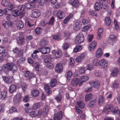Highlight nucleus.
<instances>
[{
  "instance_id": "nucleus-19",
  "label": "nucleus",
  "mask_w": 120,
  "mask_h": 120,
  "mask_svg": "<svg viewBox=\"0 0 120 120\" xmlns=\"http://www.w3.org/2000/svg\"><path fill=\"white\" fill-rule=\"evenodd\" d=\"M62 66L61 64H56L55 70L57 73H59L61 72L62 71Z\"/></svg>"
},
{
  "instance_id": "nucleus-16",
  "label": "nucleus",
  "mask_w": 120,
  "mask_h": 120,
  "mask_svg": "<svg viewBox=\"0 0 120 120\" xmlns=\"http://www.w3.org/2000/svg\"><path fill=\"white\" fill-rule=\"evenodd\" d=\"M21 94L20 93H17L16 95L14 97V101L15 103L18 102L21 99Z\"/></svg>"
},
{
  "instance_id": "nucleus-37",
  "label": "nucleus",
  "mask_w": 120,
  "mask_h": 120,
  "mask_svg": "<svg viewBox=\"0 0 120 120\" xmlns=\"http://www.w3.org/2000/svg\"><path fill=\"white\" fill-rule=\"evenodd\" d=\"M110 40L111 41L112 43L114 42L115 41L117 40L116 37L114 34L111 35L109 36Z\"/></svg>"
},
{
  "instance_id": "nucleus-58",
  "label": "nucleus",
  "mask_w": 120,
  "mask_h": 120,
  "mask_svg": "<svg viewBox=\"0 0 120 120\" xmlns=\"http://www.w3.org/2000/svg\"><path fill=\"white\" fill-rule=\"evenodd\" d=\"M42 111L41 109H40L38 111L37 113V116L38 117H41V115L42 114Z\"/></svg>"
},
{
  "instance_id": "nucleus-13",
  "label": "nucleus",
  "mask_w": 120,
  "mask_h": 120,
  "mask_svg": "<svg viewBox=\"0 0 120 120\" xmlns=\"http://www.w3.org/2000/svg\"><path fill=\"white\" fill-rule=\"evenodd\" d=\"M62 112L60 111L57 113L55 114L54 115V120H61L62 116Z\"/></svg>"
},
{
  "instance_id": "nucleus-40",
  "label": "nucleus",
  "mask_w": 120,
  "mask_h": 120,
  "mask_svg": "<svg viewBox=\"0 0 120 120\" xmlns=\"http://www.w3.org/2000/svg\"><path fill=\"white\" fill-rule=\"evenodd\" d=\"M41 105L39 103H37L33 104L32 109L34 110L37 109L39 108Z\"/></svg>"
},
{
  "instance_id": "nucleus-18",
  "label": "nucleus",
  "mask_w": 120,
  "mask_h": 120,
  "mask_svg": "<svg viewBox=\"0 0 120 120\" xmlns=\"http://www.w3.org/2000/svg\"><path fill=\"white\" fill-rule=\"evenodd\" d=\"M97 101V98L90 101L89 104V106L91 108L94 107Z\"/></svg>"
},
{
  "instance_id": "nucleus-27",
  "label": "nucleus",
  "mask_w": 120,
  "mask_h": 120,
  "mask_svg": "<svg viewBox=\"0 0 120 120\" xmlns=\"http://www.w3.org/2000/svg\"><path fill=\"white\" fill-rule=\"evenodd\" d=\"M71 4L74 7H77L79 4V2L78 0H71Z\"/></svg>"
},
{
  "instance_id": "nucleus-60",
  "label": "nucleus",
  "mask_w": 120,
  "mask_h": 120,
  "mask_svg": "<svg viewBox=\"0 0 120 120\" xmlns=\"http://www.w3.org/2000/svg\"><path fill=\"white\" fill-rule=\"evenodd\" d=\"M83 25H86L89 22V20H86L85 19H82L81 21Z\"/></svg>"
},
{
  "instance_id": "nucleus-53",
  "label": "nucleus",
  "mask_w": 120,
  "mask_h": 120,
  "mask_svg": "<svg viewBox=\"0 0 120 120\" xmlns=\"http://www.w3.org/2000/svg\"><path fill=\"white\" fill-rule=\"evenodd\" d=\"M93 38V35L92 34H90L88 35V37L87 38V41L89 42H91L92 39Z\"/></svg>"
},
{
  "instance_id": "nucleus-2",
  "label": "nucleus",
  "mask_w": 120,
  "mask_h": 120,
  "mask_svg": "<svg viewBox=\"0 0 120 120\" xmlns=\"http://www.w3.org/2000/svg\"><path fill=\"white\" fill-rule=\"evenodd\" d=\"M84 38L83 36L82 33L78 34L75 39V41L78 44H81L84 41Z\"/></svg>"
},
{
  "instance_id": "nucleus-20",
  "label": "nucleus",
  "mask_w": 120,
  "mask_h": 120,
  "mask_svg": "<svg viewBox=\"0 0 120 120\" xmlns=\"http://www.w3.org/2000/svg\"><path fill=\"white\" fill-rule=\"evenodd\" d=\"M102 49L101 48L98 49L96 52V56L97 58H99L102 56Z\"/></svg>"
},
{
  "instance_id": "nucleus-1",
  "label": "nucleus",
  "mask_w": 120,
  "mask_h": 120,
  "mask_svg": "<svg viewBox=\"0 0 120 120\" xmlns=\"http://www.w3.org/2000/svg\"><path fill=\"white\" fill-rule=\"evenodd\" d=\"M5 68L7 69L8 70L12 71L13 73L16 71L18 69L17 67L14 63H9L6 64Z\"/></svg>"
},
{
  "instance_id": "nucleus-35",
  "label": "nucleus",
  "mask_w": 120,
  "mask_h": 120,
  "mask_svg": "<svg viewBox=\"0 0 120 120\" xmlns=\"http://www.w3.org/2000/svg\"><path fill=\"white\" fill-rule=\"evenodd\" d=\"M92 94L91 93H90L86 95L85 97V101H88L91 100L92 97Z\"/></svg>"
},
{
  "instance_id": "nucleus-24",
  "label": "nucleus",
  "mask_w": 120,
  "mask_h": 120,
  "mask_svg": "<svg viewBox=\"0 0 120 120\" xmlns=\"http://www.w3.org/2000/svg\"><path fill=\"white\" fill-rule=\"evenodd\" d=\"M17 26L19 29L22 28L24 27V24L21 20H18L17 22Z\"/></svg>"
},
{
  "instance_id": "nucleus-46",
  "label": "nucleus",
  "mask_w": 120,
  "mask_h": 120,
  "mask_svg": "<svg viewBox=\"0 0 120 120\" xmlns=\"http://www.w3.org/2000/svg\"><path fill=\"white\" fill-rule=\"evenodd\" d=\"M91 26H86L83 27L82 29V31L86 32L88 31L90 28Z\"/></svg>"
},
{
  "instance_id": "nucleus-38",
  "label": "nucleus",
  "mask_w": 120,
  "mask_h": 120,
  "mask_svg": "<svg viewBox=\"0 0 120 120\" xmlns=\"http://www.w3.org/2000/svg\"><path fill=\"white\" fill-rule=\"evenodd\" d=\"M70 43L69 42H65L64 43L62 47L64 50L67 49L69 47Z\"/></svg>"
},
{
  "instance_id": "nucleus-57",
  "label": "nucleus",
  "mask_w": 120,
  "mask_h": 120,
  "mask_svg": "<svg viewBox=\"0 0 120 120\" xmlns=\"http://www.w3.org/2000/svg\"><path fill=\"white\" fill-rule=\"evenodd\" d=\"M18 8L19 10H23L25 9V5H21L18 6Z\"/></svg>"
},
{
  "instance_id": "nucleus-8",
  "label": "nucleus",
  "mask_w": 120,
  "mask_h": 120,
  "mask_svg": "<svg viewBox=\"0 0 120 120\" xmlns=\"http://www.w3.org/2000/svg\"><path fill=\"white\" fill-rule=\"evenodd\" d=\"M32 16L34 17L37 18L39 17L41 15V12L38 10L36 9H34L31 12Z\"/></svg>"
},
{
  "instance_id": "nucleus-10",
  "label": "nucleus",
  "mask_w": 120,
  "mask_h": 120,
  "mask_svg": "<svg viewBox=\"0 0 120 120\" xmlns=\"http://www.w3.org/2000/svg\"><path fill=\"white\" fill-rule=\"evenodd\" d=\"M27 78L28 80H30L31 79L34 77V75L32 73H31L30 74V72L29 71H24L23 74V76L24 77H26L28 76Z\"/></svg>"
},
{
  "instance_id": "nucleus-6",
  "label": "nucleus",
  "mask_w": 120,
  "mask_h": 120,
  "mask_svg": "<svg viewBox=\"0 0 120 120\" xmlns=\"http://www.w3.org/2000/svg\"><path fill=\"white\" fill-rule=\"evenodd\" d=\"M113 109V107L112 104L107 105H106L105 108L104 109L103 113L107 114L108 112L110 111H112Z\"/></svg>"
},
{
  "instance_id": "nucleus-4",
  "label": "nucleus",
  "mask_w": 120,
  "mask_h": 120,
  "mask_svg": "<svg viewBox=\"0 0 120 120\" xmlns=\"http://www.w3.org/2000/svg\"><path fill=\"white\" fill-rule=\"evenodd\" d=\"M30 94L31 96L34 98L38 97L40 95V90L37 89H33L31 90Z\"/></svg>"
},
{
  "instance_id": "nucleus-52",
  "label": "nucleus",
  "mask_w": 120,
  "mask_h": 120,
  "mask_svg": "<svg viewBox=\"0 0 120 120\" xmlns=\"http://www.w3.org/2000/svg\"><path fill=\"white\" fill-rule=\"evenodd\" d=\"M29 115L31 117H35L37 115L36 112L34 111L30 112Z\"/></svg>"
},
{
  "instance_id": "nucleus-64",
  "label": "nucleus",
  "mask_w": 120,
  "mask_h": 120,
  "mask_svg": "<svg viewBox=\"0 0 120 120\" xmlns=\"http://www.w3.org/2000/svg\"><path fill=\"white\" fill-rule=\"evenodd\" d=\"M27 85L25 83H23L21 85L22 90L24 91L27 88Z\"/></svg>"
},
{
  "instance_id": "nucleus-11",
  "label": "nucleus",
  "mask_w": 120,
  "mask_h": 120,
  "mask_svg": "<svg viewBox=\"0 0 120 120\" xmlns=\"http://www.w3.org/2000/svg\"><path fill=\"white\" fill-rule=\"evenodd\" d=\"M97 42L95 41H94L88 45V49L90 51H92L96 47Z\"/></svg>"
},
{
  "instance_id": "nucleus-26",
  "label": "nucleus",
  "mask_w": 120,
  "mask_h": 120,
  "mask_svg": "<svg viewBox=\"0 0 120 120\" xmlns=\"http://www.w3.org/2000/svg\"><path fill=\"white\" fill-rule=\"evenodd\" d=\"M0 54L3 57H5L7 55V52L2 47H0Z\"/></svg>"
},
{
  "instance_id": "nucleus-21",
  "label": "nucleus",
  "mask_w": 120,
  "mask_h": 120,
  "mask_svg": "<svg viewBox=\"0 0 120 120\" xmlns=\"http://www.w3.org/2000/svg\"><path fill=\"white\" fill-rule=\"evenodd\" d=\"M3 78L4 82L8 84L11 83L13 81V79L10 77H8L4 76L3 77Z\"/></svg>"
},
{
  "instance_id": "nucleus-28",
  "label": "nucleus",
  "mask_w": 120,
  "mask_h": 120,
  "mask_svg": "<svg viewBox=\"0 0 120 120\" xmlns=\"http://www.w3.org/2000/svg\"><path fill=\"white\" fill-rule=\"evenodd\" d=\"M24 41V39L23 36L19 37L17 40V44H22Z\"/></svg>"
},
{
  "instance_id": "nucleus-25",
  "label": "nucleus",
  "mask_w": 120,
  "mask_h": 120,
  "mask_svg": "<svg viewBox=\"0 0 120 120\" xmlns=\"http://www.w3.org/2000/svg\"><path fill=\"white\" fill-rule=\"evenodd\" d=\"M105 99L104 97L102 95H100L98 100V104L100 105L101 103H103L105 102Z\"/></svg>"
},
{
  "instance_id": "nucleus-62",
  "label": "nucleus",
  "mask_w": 120,
  "mask_h": 120,
  "mask_svg": "<svg viewBox=\"0 0 120 120\" xmlns=\"http://www.w3.org/2000/svg\"><path fill=\"white\" fill-rule=\"evenodd\" d=\"M35 31L36 34H40L41 31V29L40 27H37L35 30Z\"/></svg>"
},
{
  "instance_id": "nucleus-14",
  "label": "nucleus",
  "mask_w": 120,
  "mask_h": 120,
  "mask_svg": "<svg viewBox=\"0 0 120 120\" xmlns=\"http://www.w3.org/2000/svg\"><path fill=\"white\" fill-rule=\"evenodd\" d=\"M56 15L57 17L60 19H63L65 17L64 12L60 10H59L57 11Z\"/></svg>"
},
{
  "instance_id": "nucleus-7",
  "label": "nucleus",
  "mask_w": 120,
  "mask_h": 120,
  "mask_svg": "<svg viewBox=\"0 0 120 120\" xmlns=\"http://www.w3.org/2000/svg\"><path fill=\"white\" fill-rule=\"evenodd\" d=\"M89 79V77L87 75L81 76L79 79V81H80L79 84V86H81L83 83L87 81Z\"/></svg>"
},
{
  "instance_id": "nucleus-9",
  "label": "nucleus",
  "mask_w": 120,
  "mask_h": 120,
  "mask_svg": "<svg viewBox=\"0 0 120 120\" xmlns=\"http://www.w3.org/2000/svg\"><path fill=\"white\" fill-rule=\"evenodd\" d=\"M39 50L42 53L44 54H49L50 52V49L49 47L39 48Z\"/></svg>"
},
{
  "instance_id": "nucleus-15",
  "label": "nucleus",
  "mask_w": 120,
  "mask_h": 120,
  "mask_svg": "<svg viewBox=\"0 0 120 120\" xmlns=\"http://www.w3.org/2000/svg\"><path fill=\"white\" fill-rule=\"evenodd\" d=\"M85 54L84 53L77 56L76 59V61L77 63H80L84 59L85 56Z\"/></svg>"
},
{
  "instance_id": "nucleus-63",
  "label": "nucleus",
  "mask_w": 120,
  "mask_h": 120,
  "mask_svg": "<svg viewBox=\"0 0 120 120\" xmlns=\"http://www.w3.org/2000/svg\"><path fill=\"white\" fill-rule=\"evenodd\" d=\"M93 66L92 64H88L87 68V70H92L93 69Z\"/></svg>"
},
{
  "instance_id": "nucleus-56",
  "label": "nucleus",
  "mask_w": 120,
  "mask_h": 120,
  "mask_svg": "<svg viewBox=\"0 0 120 120\" xmlns=\"http://www.w3.org/2000/svg\"><path fill=\"white\" fill-rule=\"evenodd\" d=\"M25 8L26 7L27 9H30L34 7V6L32 5L29 4V3H27L25 5Z\"/></svg>"
},
{
  "instance_id": "nucleus-61",
  "label": "nucleus",
  "mask_w": 120,
  "mask_h": 120,
  "mask_svg": "<svg viewBox=\"0 0 120 120\" xmlns=\"http://www.w3.org/2000/svg\"><path fill=\"white\" fill-rule=\"evenodd\" d=\"M47 66L50 69H52L53 67V65L52 63L50 62H48L47 64Z\"/></svg>"
},
{
  "instance_id": "nucleus-42",
  "label": "nucleus",
  "mask_w": 120,
  "mask_h": 120,
  "mask_svg": "<svg viewBox=\"0 0 120 120\" xmlns=\"http://www.w3.org/2000/svg\"><path fill=\"white\" fill-rule=\"evenodd\" d=\"M7 91H4L2 92L1 94V98L2 100L4 99L6 97Z\"/></svg>"
},
{
  "instance_id": "nucleus-17",
  "label": "nucleus",
  "mask_w": 120,
  "mask_h": 120,
  "mask_svg": "<svg viewBox=\"0 0 120 120\" xmlns=\"http://www.w3.org/2000/svg\"><path fill=\"white\" fill-rule=\"evenodd\" d=\"M79 79L74 78L72 80L71 84L73 86H76L79 84Z\"/></svg>"
},
{
  "instance_id": "nucleus-45",
  "label": "nucleus",
  "mask_w": 120,
  "mask_h": 120,
  "mask_svg": "<svg viewBox=\"0 0 120 120\" xmlns=\"http://www.w3.org/2000/svg\"><path fill=\"white\" fill-rule=\"evenodd\" d=\"M9 111L11 113H12L13 112H17L16 109L15 107H11L9 109Z\"/></svg>"
},
{
  "instance_id": "nucleus-54",
  "label": "nucleus",
  "mask_w": 120,
  "mask_h": 120,
  "mask_svg": "<svg viewBox=\"0 0 120 120\" xmlns=\"http://www.w3.org/2000/svg\"><path fill=\"white\" fill-rule=\"evenodd\" d=\"M99 61L97 59H94L93 61L94 65L95 66H97L98 65H99Z\"/></svg>"
},
{
  "instance_id": "nucleus-22",
  "label": "nucleus",
  "mask_w": 120,
  "mask_h": 120,
  "mask_svg": "<svg viewBox=\"0 0 120 120\" xmlns=\"http://www.w3.org/2000/svg\"><path fill=\"white\" fill-rule=\"evenodd\" d=\"M57 83L56 79H51L50 82L49 86L51 87H53L55 86Z\"/></svg>"
},
{
  "instance_id": "nucleus-30",
  "label": "nucleus",
  "mask_w": 120,
  "mask_h": 120,
  "mask_svg": "<svg viewBox=\"0 0 120 120\" xmlns=\"http://www.w3.org/2000/svg\"><path fill=\"white\" fill-rule=\"evenodd\" d=\"M76 105L78 107L81 108H83L85 106V104L82 101L77 102H76Z\"/></svg>"
},
{
  "instance_id": "nucleus-36",
  "label": "nucleus",
  "mask_w": 120,
  "mask_h": 120,
  "mask_svg": "<svg viewBox=\"0 0 120 120\" xmlns=\"http://www.w3.org/2000/svg\"><path fill=\"white\" fill-rule=\"evenodd\" d=\"M72 74V73L70 71H69L67 73L66 78L69 81L70 80Z\"/></svg>"
},
{
  "instance_id": "nucleus-41",
  "label": "nucleus",
  "mask_w": 120,
  "mask_h": 120,
  "mask_svg": "<svg viewBox=\"0 0 120 120\" xmlns=\"http://www.w3.org/2000/svg\"><path fill=\"white\" fill-rule=\"evenodd\" d=\"M48 106L47 105H45L43 109V114L45 115L48 112Z\"/></svg>"
},
{
  "instance_id": "nucleus-33",
  "label": "nucleus",
  "mask_w": 120,
  "mask_h": 120,
  "mask_svg": "<svg viewBox=\"0 0 120 120\" xmlns=\"http://www.w3.org/2000/svg\"><path fill=\"white\" fill-rule=\"evenodd\" d=\"M17 86L15 85H11L9 88V92L11 93H12L16 89Z\"/></svg>"
},
{
  "instance_id": "nucleus-34",
  "label": "nucleus",
  "mask_w": 120,
  "mask_h": 120,
  "mask_svg": "<svg viewBox=\"0 0 120 120\" xmlns=\"http://www.w3.org/2000/svg\"><path fill=\"white\" fill-rule=\"evenodd\" d=\"M113 114L116 115L120 113V110L117 108L115 109L113 108V109L112 111Z\"/></svg>"
},
{
  "instance_id": "nucleus-32",
  "label": "nucleus",
  "mask_w": 120,
  "mask_h": 120,
  "mask_svg": "<svg viewBox=\"0 0 120 120\" xmlns=\"http://www.w3.org/2000/svg\"><path fill=\"white\" fill-rule=\"evenodd\" d=\"M118 72V70L117 69L114 68L112 71L111 75L112 76L116 77L117 75Z\"/></svg>"
},
{
  "instance_id": "nucleus-5",
  "label": "nucleus",
  "mask_w": 120,
  "mask_h": 120,
  "mask_svg": "<svg viewBox=\"0 0 120 120\" xmlns=\"http://www.w3.org/2000/svg\"><path fill=\"white\" fill-rule=\"evenodd\" d=\"M99 65L101 66V68L106 69L107 67V61L105 59H103L99 61Z\"/></svg>"
},
{
  "instance_id": "nucleus-51",
  "label": "nucleus",
  "mask_w": 120,
  "mask_h": 120,
  "mask_svg": "<svg viewBox=\"0 0 120 120\" xmlns=\"http://www.w3.org/2000/svg\"><path fill=\"white\" fill-rule=\"evenodd\" d=\"M25 60V59L24 58L20 59L17 61V63L18 64L20 65L21 64L23 63Z\"/></svg>"
},
{
  "instance_id": "nucleus-29",
  "label": "nucleus",
  "mask_w": 120,
  "mask_h": 120,
  "mask_svg": "<svg viewBox=\"0 0 120 120\" xmlns=\"http://www.w3.org/2000/svg\"><path fill=\"white\" fill-rule=\"evenodd\" d=\"M105 21L106 24L108 26H109L110 25L111 20L109 17H106L105 19Z\"/></svg>"
},
{
  "instance_id": "nucleus-59",
  "label": "nucleus",
  "mask_w": 120,
  "mask_h": 120,
  "mask_svg": "<svg viewBox=\"0 0 120 120\" xmlns=\"http://www.w3.org/2000/svg\"><path fill=\"white\" fill-rule=\"evenodd\" d=\"M119 83L118 82H115L112 84V87L114 89L118 88L119 87Z\"/></svg>"
},
{
  "instance_id": "nucleus-50",
  "label": "nucleus",
  "mask_w": 120,
  "mask_h": 120,
  "mask_svg": "<svg viewBox=\"0 0 120 120\" xmlns=\"http://www.w3.org/2000/svg\"><path fill=\"white\" fill-rule=\"evenodd\" d=\"M100 86V82L98 81H94V87L95 88H98Z\"/></svg>"
},
{
  "instance_id": "nucleus-31",
  "label": "nucleus",
  "mask_w": 120,
  "mask_h": 120,
  "mask_svg": "<svg viewBox=\"0 0 120 120\" xmlns=\"http://www.w3.org/2000/svg\"><path fill=\"white\" fill-rule=\"evenodd\" d=\"M48 43V42L46 41L43 39L40 42V45L41 46L43 47L45 46H47Z\"/></svg>"
},
{
  "instance_id": "nucleus-55",
  "label": "nucleus",
  "mask_w": 120,
  "mask_h": 120,
  "mask_svg": "<svg viewBox=\"0 0 120 120\" xmlns=\"http://www.w3.org/2000/svg\"><path fill=\"white\" fill-rule=\"evenodd\" d=\"M60 38V34H57L53 35V38L54 40H58Z\"/></svg>"
},
{
  "instance_id": "nucleus-49",
  "label": "nucleus",
  "mask_w": 120,
  "mask_h": 120,
  "mask_svg": "<svg viewBox=\"0 0 120 120\" xmlns=\"http://www.w3.org/2000/svg\"><path fill=\"white\" fill-rule=\"evenodd\" d=\"M94 8L96 11H99V6L98 2H96L95 4Z\"/></svg>"
},
{
  "instance_id": "nucleus-39",
  "label": "nucleus",
  "mask_w": 120,
  "mask_h": 120,
  "mask_svg": "<svg viewBox=\"0 0 120 120\" xmlns=\"http://www.w3.org/2000/svg\"><path fill=\"white\" fill-rule=\"evenodd\" d=\"M1 3L2 4L5 6L7 7L10 4V3L9 1L8 0H2Z\"/></svg>"
},
{
  "instance_id": "nucleus-12",
  "label": "nucleus",
  "mask_w": 120,
  "mask_h": 120,
  "mask_svg": "<svg viewBox=\"0 0 120 120\" xmlns=\"http://www.w3.org/2000/svg\"><path fill=\"white\" fill-rule=\"evenodd\" d=\"M52 53L56 58H59L62 56V53L60 50H57V51L54 50L52 52Z\"/></svg>"
},
{
  "instance_id": "nucleus-48",
  "label": "nucleus",
  "mask_w": 120,
  "mask_h": 120,
  "mask_svg": "<svg viewBox=\"0 0 120 120\" xmlns=\"http://www.w3.org/2000/svg\"><path fill=\"white\" fill-rule=\"evenodd\" d=\"M86 69L83 67H80L79 68V72L81 74H83L85 73Z\"/></svg>"
},
{
  "instance_id": "nucleus-43",
  "label": "nucleus",
  "mask_w": 120,
  "mask_h": 120,
  "mask_svg": "<svg viewBox=\"0 0 120 120\" xmlns=\"http://www.w3.org/2000/svg\"><path fill=\"white\" fill-rule=\"evenodd\" d=\"M51 14V12L49 11H46L44 15V16L46 18H48Z\"/></svg>"
},
{
  "instance_id": "nucleus-3",
  "label": "nucleus",
  "mask_w": 120,
  "mask_h": 120,
  "mask_svg": "<svg viewBox=\"0 0 120 120\" xmlns=\"http://www.w3.org/2000/svg\"><path fill=\"white\" fill-rule=\"evenodd\" d=\"M82 22L80 20L77 21L74 25V29L75 31L79 30L82 27Z\"/></svg>"
},
{
  "instance_id": "nucleus-44",
  "label": "nucleus",
  "mask_w": 120,
  "mask_h": 120,
  "mask_svg": "<svg viewBox=\"0 0 120 120\" xmlns=\"http://www.w3.org/2000/svg\"><path fill=\"white\" fill-rule=\"evenodd\" d=\"M62 96L60 94L57 95L55 97V99L57 102H60L61 101L62 99Z\"/></svg>"
},
{
  "instance_id": "nucleus-23",
  "label": "nucleus",
  "mask_w": 120,
  "mask_h": 120,
  "mask_svg": "<svg viewBox=\"0 0 120 120\" xmlns=\"http://www.w3.org/2000/svg\"><path fill=\"white\" fill-rule=\"evenodd\" d=\"M82 48V46L81 45H76L74 49V52L75 53L81 51Z\"/></svg>"
},
{
  "instance_id": "nucleus-47",
  "label": "nucleus",
  "mask_w": 120,
  "mask_h": 120,
  "mask_svg": "<svg viewBox=\"0 0 120 120\" xmlns=\"http://www.w3.org/2000/svg\"><path fill=\"white\" fill-rule=\"evenodd\" d=\"M55 21L54 18L52 17L51 18L50 21L49 22L48 24L49 25H52L53 24Z\"/></svg>"
}]
</instances>
